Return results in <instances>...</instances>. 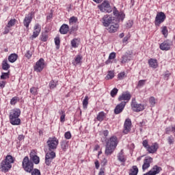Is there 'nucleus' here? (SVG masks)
Listing matches in <instances>:
<instances>
[{
    "label": "nucleus",
    "mask_w": 175,
    "mask_h": 175,
    "mask_svg": "<svg viewBox=\"0 0 175 175\" xmlns=\"http://www.w3.org/2000/svg\"><path fill=\"white\" fill-rule=\"evenodd\" d=\"M117 146H118V139L117 137H111L106 141L105 155H111L112 152H114V150L117 148Z\"/></svg>",
    "instance_id": "1"
},
{
    "label": "nucleus",
    "mask_w": 175,
    "mask_h": 175,
    "mask_svg": "<svg viewBox=\"0 0 175 175\" xmlns=\"http://www.w3.org/2000/svg\"><path fill=\"white\" fill-rule=\"evenodd\" d=\"M14 162V160L13 159V157L8 155L5 157V159H4L0 164L2 172H4L5 173L9 172V169L12 168V163Z\"/></svg>",
    "instance_id": "2"
},
{
    "label": "nucleus",
    "mask_w": 175,
    "mask_h": 175,
    "mask_svg": "<svg viewBox=\"0 0 175 175\" xmlns=\"http://www.w3.org/2000/svg\"><path fill=\"white\" fill-rule=\"evenodd\" d=\"M22 166L25 172H27V173H31V172L33 170V162L29 160V157L27 156L24 157L22 162Z\"/></svg>",
    "instance_id": "3"
},
{
    "label": "nucleus",
    "mask_w": 175,
    "mask_h": 175,
    "mask_svg": "<svg viewBox=\"0 0 175 175\" xmlns=\"http://www.w3.org/2000/svg\"><path fill=\"white\" fill-rule=\"evenodd\" d=\"M103 25L106 27V29L109 31L110 33H114L117 32L120 25L116 23H103Z\"/></svg>",
    "instance_id": "4"
},
{
    "label": "nucleus",
    "mask_w": 175,
    "mask_h": 175,
    "mask_svg": "<svg viewBox=\"0 0 175 175\" xmlns=\"http://www.w3.org/2000/svg\"><path fill=\"white\" fill-rule=\"evenodd\" d=\"M46 144L49 147V151H53V150L57 149V147L59 144V141L55 137L52 138L50 137L46 142Z\"/></svg>",
    "instance_id": "5"
},
{
    "label": "nucleus",
    "mask_w": 175,
    "mask_h": 175,
    "mask_svg": "<svg viewBox=\"0 0 175 175\" xmlns=\"http://www.w3.org/2000/svg\"><path fill=\"white\" fill-rule=\"evenodd\" d=\"M98 9H100V12H106L107 13H111L113 11L111 10V6H110V3L107 0H105L101 5L98 6Z\"/></svg>",
    "instance_id": "6"
},
{
    "label": "nucleus",
    "mask_w": 175,
    "mask_h": 175,
    "mask_svg": "<svg viewBox=\"0 0 175 175\" xmlns=\"http://www.w3.org/2000/svg\"><path fill=\"white\" fill-rule=\"evenodd\" d=\"M131 109L133 111L139 113V111H143L144 109V105L137 103V102H136V99L133 98L131 102Z\"/></svg>",
    "instance_id": "7"
},
{
    "label": "nucleus",
    "mask_w": 175,
    "mask_h": 175,
    "mask_svg": "<svg viewBox=\"0 0 175 175\" xmlns=\"http://www.w3.org/2000/svg\"><path fill=\"white\" fill-rule=\"evenodd\" d=\"M55 158V152L51 150V152H46L45 155V163L47 166H50L53 162V159Z\"/></svg>",
    "instance_id": "8"
},
{
    "label": "nucleus",
    "mask_w": 175,
    "mask_h": 175,
    "mask_svg": "<svg viewBox=\"0 0 175 175\" xmlns=\"http://www.w3.org/2000/svg\"><path fill=\"white\" fill-rule=\"evenodd\" d=\"M44 59L40 58L34 66V70L36 72H42L44 69Z\"/></svg>",
    "instance_id": "9"
},
{
    "label": "nucleus",
    "mask_w": 175,
    "mask_h": 175,
    "mask_svg": "<svg viewBox=\"0 0 175 175\" xmlns=\"http://www.w3.org/2000/svg\"><path fill=\"white\" fill-rule=\"evenodd\" d=\"M113 16L116 17L119 23L124 21V19L125 18V14H124L122 12H119L116 7L113 8Z\"/></svg>",
    "instance_id": "10"
},
{
    "label": "nucleus",
    "mask_w": 175,
    "mask_h": 175,
    "mask_svg": "<svg viewBox=\"0 0 175 175\" xmlns=\"http://www.w3.org/2000/svg\"><path fill=\"white\" fill-rule=\"evenodd\" d=\"M125 106H126V101H122L120 103H119L114 109L115 114H120L122 113L124 111V109H125Z\"/></svg>",
    "instance_id": "11"
},
{
    "label": "nucleus",
    "mask_w": 175,
    "mask_h": 175,
    "mask_svg": "<svg viewBox=\"0 0 175 175\" xmlns=\"http://www.w3.org/2000/svg\"><path fill=\"white\" fill-rule=\"evenodd\" d=\"M40 31H42V27L38 23L36 24L34 26V31L33 32V35L30 37V39L31 40H33V39L38 38L39 36V33H40Z\"/></svg>",
    "instance_id": "12"
},
{
    "label": "nucleus",
    "mask_w": 175,
    "mask_h": 175,
    "mask_svg": "<svg viewBox=\"0 0 175 175\" xmlns=\"http://www.w3.org/2000/svg\"><path fill=\"white\" fill-rule=\"evenodd\" d=\"M151 163H152V158L150 157H146L144 160L142 170H147V169L150 167Z\"/></svg>",
    "instance_id": "13"
},
{
    "label": "nucleus",
    "mask_w": 175,
    "mask_h": 175,
    "mask_svg": "<svg viewBox=\"0 0 175 175\" xmlns=\"http://www.w3.org/2000/svg\"><path fill=\"white\" fill-rule=\"evenodd\" d=\"M131 94L128 92H126L124 93H122V95L118 97V100L119 102L124 100V102H126V103H128V101L131 100Z\"/></svg>",
    "instance_id": "14"
},
{
    "label": "nucleus",
    "mask_w": 175,
    "mask_h": 175,
    "mask_svg": "<svg viewBox=\"0 0 175 175\" xmlns=\"http://www.w3.org/2000/svg\"><path fill=\"white\" fill-rule=\"evenodd\" d=\"M173 43L170 40L164 41L163 43L160 44L161 50L167 51V50H170V46H172Z\"/></svg>",
    "instance_id": "15"
},
{
    "label": "nucleus",
    "mask_w": 175,
    "mask_h": 175,
    "mask_svg": "<svg viewBox=\"0 0 175 175\" xmlns=\"http://www.w3.org/2000/svg\"><path fill=\"white\" fill-rule=\"evenodd\" d=\"M158 148H159V145H158V143L155 142L153 143L151 146L149 145L146 150L149 154H154V152H157Z\"/></svg>",
    "instance_id": "16"
},
{
    "label": "nucleus",
    "mask_w": 175,
    "mask_h": 175,
    "mask_svg": "<svg viewBox=\"0 0 175 175\" xmlns=\"http://www.w3.org/2000/svg\"><path fill=\"white\" fill-rule=\"evenodd\" d=\"M124 129L123 132L126 135L129 132H131V126H132V122L131 119H126L124 122Z\"/></svg>",
    "instance_id": "17"
},
{
    "label": "nucleus",
    "mask_w": 175,
    "mask_h": 175,
    "mask_svg": "<svg viewBox=\"0 0 175 175\" xmlns=\"http://www.w3.org/2000/svg\"><path fill=\"white\" fill-rule=\"evenodd\" d=\"M166 20V15L165 14L164 12H158L156 18H155V22L156 23H163Z\"/></svg>",
    "instance_id": "18"
},
{
    "label": "nucleus",
    "mask_w": 175,
    "mask_h": 175,
    "mask_svg": "<svg viewBox=\"0 0 175 175\" xmlns=\"http://www.w3.org/2000/svg\"><path fill=\"white\" fill-rule=\"evenodd\" d=\"M162 172V167L158 165H154L152 168L148 172H149L150 175H157L159 174Z\"/></svg>",
    "instance_id": "19"
},
{
    "label": "nucleus",
    "mask_w": 175,
    "mask_h": 175,
    "mask_svg": "<svg viewBox=\"0 0 175 175\" xmlns=\"http://www.w3.org/2000/svg\"><path fill=\"white\" fill-rule=\"evenodd\" d=\"M132 59V54L126 53L122 57V61L121 64H126V62H129Z\"/></svg>",
    "instance_id": "20"
},
{
    "label": "nucleus",
    "mask_w": 175,
    "mask_h": 175,
    "mask_svg": "<svg viewBox=\"0 0 175 175\" xmlns=\"http://www.w3.org/2000/svg\"><path fill=\"white\" fill-rule=\"evenodd\" d=\"M21 114V111L18 109H12L10 113L9 118H19Z\"/></svg>",
    "instance_id": "21"
},
{
    "label": "nucleus",
    "mask_w": 175,
    "mask_h": 175,
    "mask_svg": "<svg viewBox=\"0 0 175 175\" xmlns=\"http://www.w3.org/2000/svg\"><path fill=\"white\" fill-rule=\"evenodd\" d=\"M118 161H119V162H122V163H125V162H126V158L125 157V155H124V150H121L118 153Z\"/></svg>",
    "instance_id": "22"
},
{
    "label": "nucleus",
    "mask_w": 175,
    "mask_h": 175,
    "mask_svg": "<svg viewBox=\"0 0 175 175\" xmlns=\"http://www.w3.org/2000/svg\"><path fill=\"white\" fill-rule=\"evenodd\" d=\"M10 122L12 125H20L21 124V119L19 118H9Z\"/></svg>",
    "instance_id": "23"
},
{
    "label": "nucleus",
    "mask_w": 175,
    "mask_h": 175,
    "mask_svg": "<svg viewBox=\"0 0 175 175\" xmlns=\"http://www.w3.org/2000/svg\"><path fill=\"white\" fill-rule=\"evenodd\" d=\"M69 31V26L66 24H64L59 29V32L62 35H66Z\"/></svg>",
    "instance_id": "24"
},
{
    "label": "nucleus",
    "mask_w": 175,
    "mask_h": 175,
    "mask_svg": "<svg viewBox=\"0 0 175 175\" xmlns=\"http://www.w3.org/2000/svg\"><path fill=\"white\" fill-rule=\"evenodd\" d=\"M149 66L153 68V69H157L158 68V62L155 59H150L148 60Z\"/></svg>",
    "instance_id": "25"
},
{
    "label": "nucleus",
    "mask_w": 175,
    "mask_h": 175,
    "mask_svg": "<svg viewBox=\"0 0 175 175\" xmlns=\"http://www.w3.org/2000/svg\"><path fill=\"white\" fill-rule=\"evenodd\" d=\"M12 27H14V23H8L5 27L4 28V31L3 32V35L8 34V32H10Z\"/></svg>",
    "instance_id": "26"
},
{
    "label": "nucleus",
    "mask_w": 175,
    "mask_h": 175,
    "mask_svg": "<svg viewBox=\"0 0 175 175\" xmlns=\"http://www.w3.org/2000/svg\"><path fill=\"white\" fill-rule=\"evenodd\" d=\"M60 144H61V148L63 150V151L68 150V148H69V141L63 140L60 143Z\"/></svg>",
    "instance_id": "27"
},
{
    "label": "nucleus",
    "mask_w": 175,
    "mask_h": 175,
    "mask_svg": "<svg viewBox=\"0 0 175 175\" xmlns=\"http://www.w3.org/2000/svg\"><path fill=\"white\" fill-rule=\"evenodd\" d=\"M30 159L33 161V163H35L36 165H38L39 162H40L39 157H38L37 155H33L32 154H30Z\"/></svg>",
    "instance_id": "28"
},
{
    "label": "nucleus",
    "mask_w": 175,
    "mask_h": 175,
    "mask_svg": "<svg viewBox=\"0 0 175 175\" xmlns=\"http://www.w3.org/2000/svg\"><path fill=\"white\" fill-rule=\"evenodd\" d=\"M79 43H80V38H74L71 41V46L74 49H77V47H79Z\"/></svg>",
    "instance_id": "29"
},
{
    "label": "nucleus",
    "mask_w": 175,
    "mask_h": 175,
    "mask_svg": "<svg viewBox=\"0 0 175 175\" xmlns=\"http://www.w3.org/2000/svg\"><path fill=\"white\" fill-rule=\"evenodd\" d=\"M17 58H18V56L16 53H12L8 57V61L10 62H16L17 61Z\"/></svg>",
    "instance_id": "30"
},
{
    "label": "nucleus",
    "mask_w": 175,
    "mask_h": 175,
    "mask_svg": "<svg viewBox=\"0 0 175 175\" xmlns=\"http://www.w3.org/2000/svg\"><path fill=\"white\" fill-rule=\"evenodd\" d=\"M32 18H33V14L31 12V13H29L28 14L25 19H24V23H31V21H32Z\"/></svg>",
    "instance_id": "31"
},
{
    "label": "nucleus",
    "mask_w": 175,
    "mask_h": 175,
    "mask_svg": "<svg viewBox=\"0 0 175 175\" xmlns=\"http://www.w3.org/2000/svg\"><path fill=\"white\" fill-rule=\"evenodd\" d=\"M105 117H106V113H105V112L103 111H101L97 115L96 120L97 121H103Z\"/></svg>",
    "instance_id": "32"
},
{
    "label": "nucleus",
    "mask_w": 175,
    "mask_h": 175,
    "mask_svg": "<svg viewBox=\"0 0 175 175\" xmlns=\"http://www.w3.org/2000/svg\"><path fill=\"white\" fill-rule=\"evenodd\" d=\"M137 173H139V168H137V166L134 165L133 169L131 170L129 175H137Z\"/></svg>",
    "instance_id": "33"
},
{
    "label": "nucleus",
    "mask_w": 175,
    "mask_h": 175,
    "mask_svg": "<svg viewBox=\"0 0 175 175\" xmlns=\"http://www.w3.org/2000/svg\"><path fill=\"white\" fill-rule=\"evenodd\" d=\"M103 20L104 23H111V21H113V18L110 15H105L103 18Z\"/></svg>",
    "instance_id": "34"
},
{
    "label": "nucleus",
    "mask_w": 175,
    "mask_h": 175,
    "mask_svg": "<svg viewBox=\"0 0 175 175\" xmlns=\"http://www.w3.org/2000/svg\"><path fill=\"white\" fill-rule=\"evenodd\" d=\"M113 78H114V71H112V70L108 71V74L105 77L106 80H111V79H113Z\"/></svg>",
    "instance_id": "35"
},
{
    "label": "nucleus",
    "mask_w": 175,
    "mask_h": 175,
    "mask_svg": "<svg viewBox=\"0 0 175 175\" xmlns=\"http://www.w3.org/2000/svg\"><path fill=\"white\" fill-rule=\"evenodd\" d=\"M9 68H10V66L8 64V60H3L2 64V68L3 70H8Z\"/></svg>",
    "instance_id": "36"
},
{
    "label": "nucleus",
    "mask_w": 175,
    "mask_h": 175,
    "mask_svg": "<svg viewBox=\"0 0 175 175\" xmlns=\"http://www.w3.org/2000/svg\"><path fill=\"white\" fill-rule=\"evenodd\" d=\"M81 59H82L81 55H77L75 60V62H72V64L74 65H77L81 62Z\"/></svg>",
    "instance_id": "37"
},
{
    "label": "nucleus",
    "mask_w": 175,
    "mask_h": 175,
    "mask_svg": "<svg viewBox=\"0 0 175 175\" xmlns=\"http://www.w3.org/2000/svg\"><path fill=\"white\" fill-rule=\"evenodd\" d=\"M88 105V96H86L83 100V109H86Z\"/></svg>",
    "instance_id": "38"
},
{
    "label": "nucleus",
    "mask_w": 175,
    "mask_h": 175,
    "mask_svg": "<svg viewBox=\"0 0 175 175\" xmlns=\"http://www.w3.org/2000/svg\"><path fill=\"white\" fill-rule=\"evenodd\" d=\"M31 175H41L40 170L35 168L31 170Z\"/></svg>",
    "instance_id": "39"
},
{
    "label": "nucleus",
    "mask_w": 175,
    "mask_h": 175,
    "mask_svg": "<svg viewBox=\"0 0 175 175\" xmlns=\"http://www.w3.org/2000/svg\"><path fill=\"white\" fill-rule=\"evenodd\" d=\"M49 87L51 90H53L57 87V81H51L49 83Z\"/></svg>",
    "instance_id": "40"
},
{
    "label": "nucleus",
    "mask_w": 175,
    "mask_h": 175,
    "mask_svg": "<svg viewBox=\"0 0 175 175\" xmlns=\"http://www.w3.org/2000/svg\"><path fill=\"white\" fill-rule=\"evenodd\" d=\"M30 92L32 95H38V88L32 87L30 89Z\"/></svg>",
    "instance_id": "41"
},
{
    "label": "nucleus",
    "mask_w": 175,
    "mask_h": 175,
    "mask_svg": "<svg viewBox=\"0 0 175 175\" xmlns=\"http://www.w3.org/2000/svg\"><path fill=\"white\" fill-rule=\"evenodd\" d=\"M144 84H146V80L139 81L137 85V88H142V87H143V85H144Z\"/></svg>",
    "instance_id": "42"
},
{
    "label": "nucleus",
    "mask_w": 175,
    "mask_h": 175,
    "mask_svg": "<svg viewBox=\"0 0 175 175\" xmlns=\"http://www.w3.org/2000/svg\"><path fill=\"white\" fill-rule=\"evenodd\" d=\"M118 92V88H113L111 91V96H112V98H114V96H116V95H117Z\"/></svg>",
    "instance_id": "43"
},
{
    "label": "nucleus",
    "mask_w": 175,
    "mask_h": 175,
    "mask_svg": "<svg viewBox=\"0 0 175 175\" xmlns=\"http://www.w3.org/2000/svg\"><path fill=\"white\" fill-rule=\"evenodd\" d=\"M59 114H61V116H60V121L61 122H65V112L64 111H61L59 112Z\"/></svg>",
    "instance_id": "44"
},
{
    "label": "nucleus",
    "mask_w": 175,
    "mask_h": 175,
    "mask_svg": "<svg viewBox=\"0 0 175 175\" xmlns=\"http://www.w3.org/2000/svg\"><path fill=\"white\" fill-rule=\"evenodd\" d=\"M149 103H150L151 106H155V104L157 103L155 98L152 96L150 97L149 99Z\"/></svg>",
    "instance_id": "45"
},
{
    "label": "nucleus",
    "mask_w": 175,
    "mask_h": 175,
    "mask_svg": "<svg viewBox=\"0 0 175 175\" xmlns=\"http://www.w3.org/2000/svg\"><path fill=\"white\" fill-rule=\"evenodd\" d=\"M1 80H5V79H9V73L8 72H3L1 76Z\"/></svg>",
    "instance_id": "46"
},
{
    "label": "nucleus",
    "mask_w": 175,
    "mask_h": 175,
    "mask_svg": "<svg viewBox=\"0 0 175 175\" xmlns=\"http://www.w3.org/2000/svg\"><path fill=\"white\" fill-rule=\"evenodd\" d=\"M65 139H67V140H69V139L72 138V134L70 133V131H68L65 133L64 134Z\"/></svg>",
    "instance_id": "47"
},
{
    "label": "nucleus",
    "mask_w": 175,
    "mask_h": 175,
    "mask_svg": "<svg viewBox=\"0 0 175 175\" xmlns=\"http://www.w3.org/2000/svg\"><path fill=\"white\" fill-rule=\"evenodd\" d=\"M162 33L165 36V38H166V36H167V27H166V26L163 27Z\"/></svg>",
    "instance_id": "48"
},
{
    "label": "nucleus",
    "mask_w": 175,
    "mask_h": 175,
    "mask_svg": "<svg viewBox=\"0 0 175 175\" xmlns=\"http://www.w3.org/2000/svg\"><path fill=\"white\" fill-rule=\"evenodd\" d=\"M61 43V41L59 40V38L58 37H56L55 38V44L57 46V49H59V44Z\"/></svg>",
    "instance_id": "49"
},
{
    "label": "nucleus",
    "mask_w": 175,
    "mask_h": 175,
    "mask_svg": "<svg viewBox=\"0 0 175 175\" xmlns=\"http://www.w3.org/2000/svg\"><path fill=\"white\" fill-rule=\"evenodd\" d=\"M124 77L125 72H122L118 75V79H119V80H122V79H124Z\"/></svg>",
    "instance_id": "50"
},
{
    "label": "nucleus",
    "mask_w": 175,
    "mask_h": 175,
    "mask_svg": "<svg viewBox=\"0 0 175 175\" xmlns=\"http://www.w3.org/2000/svg\"><path fill=\"white\" fill-rule=\"evenodd\" d=\"M167 142L169 144H173L174 142V138L173 137V136L170 135V137H168Z\"/></svg>",
    "instance_id": "51"
},
{
    "label": "nucleus",
    "mask_w": 175,
    "mask_h": 175,
    "mask_svg": "<svg viewBox=\"0 0 175 175\" xmlns=\"http://www.w3.org/2000/svg\"><path fill=\"white\" fill-rule=\"evenodd\" d=\"M116 52H112L109 55V59H115L116 58Z\"/></svg>",
    "instance_id": "52"
},
{
    "label": "nucleus",
    "mask_w": 175,
    "mask_h": 175,
    "mask_svg": "<svg viewBox=\"0 0 175 175\" xmlns=\"http://www.w3.org/2000/svg\"><path fill=\"white\" fill-rule=\"evenodd\" d=\"M25 57H26L27 58H28V59H29V58L32 57V52L31 51H27L26 54L25 55Z\"/></svg>",
    "instance_id": "53"
},
{
    "label": "nucleus",
    "mask_w": 175,
    "mask_h": 175,
    "mask_svg": "<svg viewBox=\"0 0 175 175\" xmlns=\"http://www.w3.org/2000/svg\"><path fill=\"white\" fill-rule=\"evenodd\" d=\"M17 100H18V98L15 96L11 99L10 104L16 105V103H17Z\"/></svg>",
    "instance_id": "54"
},
{
    "label": "nucleus",
    "mask_w": 175,
    "mask_h": 175,
    "mask_svg": "<svg viewBox=\"0 0 175 175\" xmlns=\"http://www.w3.org/2000/svg\"><path fill=\"white\" fill-rule=\"evenodd\" d=\"M69 23H77V17L72 16L69 19Z\"/></svg>",
    "instance_id": "55"
},
{
    "label": "nucleus",
    "mask_w": 175,
    "mask_h": 175,
    "mask_svg": "<svg viewBox=\"0 0 175 175\" xmlns=\"http://www.w3.org/2000/svg\"><path fill=\"white\" fill-rule=\"evenodd\" d=\"M47 38H48L47 34H42L41 36V40L42 42H47Z\"/></svg>",
    "instance_id": "56"
},
{
    "label": "nucleus",
    "mask_w": 175,
    "mask_h": 175,
    "mask_svg": "<svg viewBox=\"0 0 175 175\" xmlns=\"http://www.w3.org/2000/svg\"><path fill=\"white\" fill-rule=\"evenodd\" d=\"M173 126H172V127H167V128H166L165 129V133L167 134V135H169V133H170V132H173Z\"/></svg>",
    "instance_id": "57"
},
{
    "label": "nucleus",
    "mask_w": 175,
    "mask_h": 175,
    "mask_svg": "<svg viewBox=\"0 0 175 175\" xmlns=\"http://www.w3.org/2000/svg\"><path fill=\"white\" fill-rule=\"evenodd\" d=\"M142 144H143L144 147H145V148H146V150L150 146V145H148V141H147V140L143 141Z\"/></svg>",
    "instance_id": "58"
},
{
    "label": "nucleus",
    "mask_w": 175,
    "mask_h": 175,
    "mask_svg": "<svg viewBox=\"0 0 175 175\" xmlns=\"http://www.w3.org/2000/svg\"><path fill=\"white\" fill-rule=\"evenodd\" d=\"M129 38H131V36H126L123 38V43H126L128 42V40H129Z\"/></svg>",
    "instance_id": "59"
},
{
    "label": "nucleus",
    "mask_w": 175,
    "mask_h": 175,
    "mask_svg": "<svg viewBox=\"0 0 175 175\" xmlns=\"http://www.w3.org/2000/svg\"><path fill=\"white\" fill-rule=\"evenodd\" d=\"M139 126L141 127V128H143V126H146V122H144V121H142L141 122L139 123Z\"/></svg>",
    "instance_id": "60"
},
{
    "label": "nucleus",
    "mask_w": 175,
    "mask_h": 175,
    "mask_svg": "<svg viewBox=\"0 0 175 175\" xmlns=\"http://www.w3.org/2000/svg\"><path fill=\"white\" fill-rule=\"evenodd\" d=\"M133 24L132 23H126L125 26L126 28H131Z\"/></svg>",
    "instance_id": "61"
},
{
    "label": "nucleus",
    "mask_w": 175,
    "mask_h": 175,
    "mask_svg": "<svg viewBox=\"0 0 175 175\" xmlns=\"http://www.w3.org/2000/svg\"><path fill=\"white\" fill-rule=\"evenodd\" d=\"M1 88H5V81H1L0 82V89Z\"/></svg>",
    "instance_id": "62"
},
{
    "label": "nucleus",
    "mask_w": 175,
    "mask_h": 175,
    "mask_svg": "<svg viewBox=\"0 0 175 175\" xmlns=\"http://www.w3.org/2000/svg\"><path fill=\"white\" fill-rule=\"evenodd\" d=\"M24 137H25L24 135H20L18 137V139L19 140V142H21V140H24Z\"/></svg>",
    "instance_id": "63"
},
{
    "label": "nucleus",
    "mask_w": 175,
    "mask_h": 175,
    "mask_svg": "<svg viewBox=\"0 0 175 175\" xmlns=\"http://www.w3.org/2000/svg\"><path fill=\"white\" fill-rule=\"evenodd\" d=\"M99 161H95V167H96V169H99Z\"/></svg>",
    "instance_id": "64"
}]
</instances>
